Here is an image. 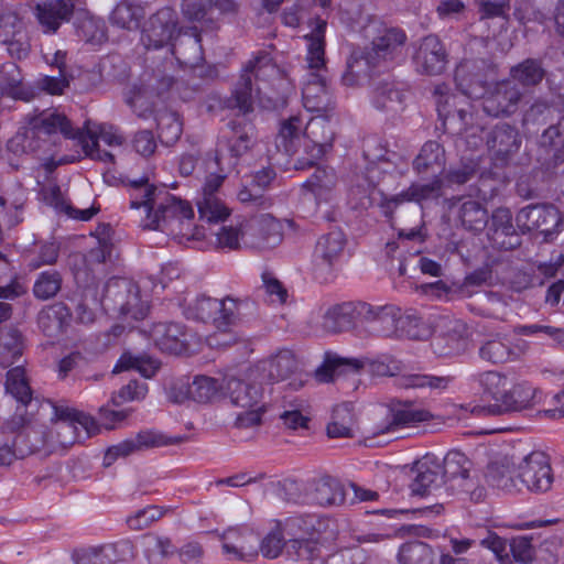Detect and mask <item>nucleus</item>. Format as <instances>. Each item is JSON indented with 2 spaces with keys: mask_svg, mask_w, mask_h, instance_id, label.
Here are the masks:
<instances>
[{
  "mask_svg": "<svg viewBox=\"0 0 564 564\" xmlns=\"http://www.w3.org/2000/svg\"><path fill=\"white\" fill-rule=\"evenodd\" d=\"M337 185V175L332 167H317L312 176L303 184L316 199L329 200Z\"/></svg>",
  "mask_w": 564,
  "mask_h": 564,
  "instance_id": "obj_52",
  "label": "nucleus"
},
{
  "mask_svg": "<svg viewBox=\"0 0 564 564\" xmlns=\"http://www.w3.org/2000/svg\"><path fill=\"white\" fill-rule=\"evenodd\" d=\"M228 131L220 139L229 144L241 156L248 153L256 143V128L245 119H234L227 124Z\"/></svg>",
  "mask_w": 564,
  "mask_h": 564,
  "instance_id": "obj_42",
  "label": "nucleus"
},
{
  "mask_svg": "<svg viewBox=\"0 0 564 564\" xmlns=\"http://www.w3.org/2000/svg\"><path fill=\"white\" fill-rule=\"evenodd\" d=\"M4 388L6 392L12 395L21 405L28 406L32 403L33 392L22 365H17L8 370Z\"/></svg>",
  "mask_w": 564,
  "mask_h": 564,
  "instance_id": "obj_51",
  "label": "nucleus"
},
{
  "mask_svg": "<svg viewBox=\"0 0 564 564\" xmlns=\"http://www.w3.org/2000/svg\"><path fill=\"white\" fill-rule=\"evenodd\" d=\"M283 240L282 225L269 214L261 215L243 226L245 246L259 249H272Z\"/></svg>",
  "mask_w": 564,
  "mask_h": 564,
  "instance_id": "obj_16",
  "label": "nucleus"
},
{
  "mask_svg": "<svg viewBox=\"0 0 564 564\" xmlns=\"http://www.w3.org/2000/svg\"><path fill=\"white\" fill-rule=\"evenodd\" d=\"M297 368L299 362L295 355L289 349H283L273 356L263 369L268 372L269 381L278 382L291 377Z\"/></svg>",
  "mask_w": 564,
  "mask_h": 564,
  "instance_id": "obj_54",
  "label": "nucleus"
},
{
  "mask_svg": "<svg viewBox=\"0 0 564 564\" xmlns=\"http://www.w3.org/2000/svg\"><path fill=\"white\" fill-rule=\"evenodd\" d=\"M223 550L231 558L252 562L259 556V538L246 528H229L221 535Z\"/></svg>",
  "mask_w": 564,
  "mask_h": 564,
  "instance_id": "obj_25",
  "label": "nucleus"
},
{
  "mask_svg": "<svg viewBox=\"0 0 564 564\" xmlns=\"http://www.w3.org/2000/svg\"><path fill=\"white\" fill-rule=\"evenodd\" d=\"M368 308L366 302H344L326 310L323 315L322 327L325 332L338 334L352 329L357 322L362 323V316Z\"/></svg>",
  "mask_w": 564,
  "mask_h": 564,
  "instance_id": "obj_18",
  "label": "nucleus"
},
{
  "mask_svg": "<svg viewBox=\"0 0 564 564\" xmlns=\"http://www.w3.org/2000/svg\"><path fill=\"white\" fill-rule=\"evenodd\" d=\"M122 183L128 187L130 195V207L132 209H139L144 207L147 215H150L160 199L163 189L158 188L155 185L149 182L147 176H140L138 178L122 180Z\"/></svg>",
  "mask_w": 564,
  "mask_h": 564,
  "instance_id": "obj_39",
  "label": "nucleus"
},
{
  "mask_svg": "<svg viewBox=\"0 0 564 564\" xmlns=\"http://www.w3.org/2000/svg\"><path fill=\"white\" fill-rule=\"evenodd\" d=\"M545 75L546 70L539 58H525L510 68V80L523 88L536 87Z\"/></svg>",
  "mask_w": 564,
  "mask_h": 564,
  "instance_id": "obj_47",
  "label": "nucleus"
},
{
  "mask_svg": "<svg viewBox=\"0 0 564 564\" xmlns=\"http://www.w3.org/2000/svg\"><path fill=\"white\" fill-rule=\"evenodd\" d=\"M207 172L204 197L197 202V207L200 218L206 219L208 223H217L225 220L229 216L228 208L215 196V193L228 174L218 170Z\"/></svg>",
  "mask_w": 564,
  "mask_h": 564,
  "instance_id": "obj_28",
  "label": "nucleus"
},
{
  "mask_svg": "<svg viewBox=\"0 0 564 564\" xmlns=\"http://www.w3.org/2000/svg\"><path fill=\"white\" fill-rule=\"evenodd\" d=\"M142 546L149 564H163L177 551L171 539L152 533L143 536Z\"/></svg>",
  "mask_w": 564,
  "mask_h": 564,
  "instance_id": "obj_53",
  "label": "nucleus"
},
{
  "mask_svg": "<svg viewBox=\"0 0 564 564\" xmlns=\"http://www.w3.org/2000/svg\"><path fill=\"white\" fill-rule=\"evenodd\" d=\"M288 535L284 531L282 521H276L261 540L259 539V553L264 558H278L283 552L286 554Z\"/></svg>",
  "mask_w": 564,
  "mask_h": 564,
  "instance_id": "obj_58",
  "label": "nucleus"
},
{
  "mask_svg": "<svg viewBox=\"0 0 564 564\" xmlns=\"http://www.w3.org/2000/svg\"><path fill=\"white\" fill-rule=\"evenodd\" d=\"M480 544L496 555L499 564H521L534 563L535 547L534 538L529 535L514 536L508 542L495 532H488V535L480 541Z\"/></svg>",
  "mask_w": 564,
  "mask_h": 564,
  "instance_id": "obj_11",
  "label": "nucleus"
},
{
  "mask_svg": "<svg viewBox=\"0 0 564 564\" xmlns=\"http://www.w3.org/2000/svg\"><path fill=\"white\" fill-rule=\"evenodd\" d=\"M471 462L459 451H449L441 466V476L445 482L447 496L455 491H467Z\"/></svg>",
  "mask_w": 564,
  "mask_h": 564,
  "instance_id": "obj_29",
  "label": "nucleus"
},
{
  "mask_svg": "<svg viewBox=\"0 0 564 564\" xmlns=\"http://www.w3.org/2000/svg\"><path fill=\"white\" fill-rule=\"evenodd\" d=\"M270 62L271 58L265 53L259 54L254 59L248 62L231 96L226 100L227 108L238 109L242 115L253 111L254 91H258L253 88V80L259 77L260 69L268 66Z\"/></svg>",
  "mask_w": 564,
  "mask_h": 564,
  "instance_id": "obj_14",
  "label": "nucleus"
},
{
  "mask_svg": "<svg viewBox=\"0 0 564 564\" xmlns=\"http://www.w3.org/2000/svg\"><path fill=\"white\" fill-rule=\"evenodd\" d=\"M130 369L138 370L144 378H152L159 369V364L144 354L132 355L130 351H126L119 358L112 372Z\"/></svg>",
  "mask_w": 564,
  "mask_h": 564,
  "instance_id": "obj_61",
  "label": "nucleus"
},
{
  "mask_svg": "<svg viewBox=\"0 0 564 564\" xmlns=\"http://www.w3.org/2000/svg\"><path fill=\"white\" fill-rule=\"evenodd\" d=\"M89 121L84 128H74L70 120L56 110H43L37 115L29 117V124L44 137L51 139L53 134L61 132L65 138L77 140L86 155L91 154V145H97L95 135L89 131Z\"/></svg>",
  "mask_w": 564,
  "mask_h": 564,
  "instance_id": "obj_7",
  "label": "nucleus"
},
{
  "mask_svg": "<svg viewBox=\"0 0 564 564\" xmlns=\"http://www.w3.org/2000/svg\"><path fill=\"white\" fill-rule=\"evenodd\" d=\"M305 124L300 116H291L281 121L279 133L275 138L278 150L283 151L286 155H295L299 153V147L303 140Z\"/></svg>",
  "mask_w": 564,
  "mask_h": 564,
  "instance_id": "obj_44",
  "label": "nucleus"
},
{
  "mask_svg": "<svg viewBox=\"0 0 564 564\" xmlns=\"http://www.w3.org/2000/svg\"><path fill=\"white\" fill-rule=\"evenodd\" d=\"M288 535L286 557L294 562H302L321 546L318 538L327 532L334 522L326 517L307 513L286 518L282 521Z\"/></svg>",
  "mask_w": 564,
  "mask_h": 564,
  "instance_id": "obj_3",
  "label": "nucleus"
},
{
  "mask_svg": "<svg viewBox=\"0 0 564 564\" xmlns=\"http://www.w3.org/2000/svg\"><path fill=\"white\" fill-rule=\"evenodd\" d=\"M326 25L325 20H317L316 26L306 36L308 41L307 63L311 70L319 72L325 66Z\"/></svg>",
  "mask_w": 564,
  "mask_h": 564,
  "instance_id": "obj_56",
  "label": "nucleus"
},
{
  "mask_svg": "<svg viewBox=\"0 0 564 564\" xmlns=\"http://www.w3.org/2000/svg\"><path fill=\"white\" fill-rule=\"evenodd\" d=\"M443 180L435 176L430 183H413L410 187L390 197H382L380 209L384 217L392 219L394 210L403 203H421L442 195Z\"/></svg>",
  "mask_w": 564,
  "mask_h": 564,
  "instance_id": "obj_20",
  "label": "nucleus"
},
{
  "mask_svg": "<svg viewBox=\"0 0 564 564\" xmlns=\"http://www.w3.org/2000/svg\"><path fill=\"white\" fill-rule=\"evenodd\" d=\"M4 446H7V444ZM45 446H50V438L48 432L43 425L26 426L24 430L17 433L12 446L8 445L11 452V459L13 457L23 458Z\"/></svg>",
  "mask_w": 564,
  "mask_h": 564,
  "instance_id": "obj_37",
  "label": "nucleus"
},
{
  "mask_svg": "<svg viewBox=\"0 0 564 564\" xmlns=\"http://www.w3.org/2000/svg\"><path fill=\"white\" fill-rule=\"evenodd\" d=\"M516 224L521 234L538 231L549 241L563 230L564 216L552 204H532L517 213Z\"/></svg>",
  "mask_w": 564,
  "mask_h": 564,
  "instance_id": "obj_8",
  "label": "nucleus"
},
{
  "mask_svg": "<svg viewBox=\"0 0 564 564\" xmlns=\"http://www.w3.org/2000/svg\"><path fill=\"white\" fill-rule=\"evenodd\" d=\"M200 34L197 28H191L180 34L173 43V54L177 61L188 66H196L203 59Z\"/></svg>",
  "mask_w": 564,
  "mask_h": 564,
  "instance_id": "obj_43",
  "label": "nucleus"
},
{
  "mask_svg": "<svg viewBox=\"0 0 564 564\" xmlns=\"http://www.w3.org/2000/svg\"><path fill=\"white\" fill-rule=\"evenodd\" d=\"M303 134L305 138H310L312 142L330 150L336 134L330 115L324 112L312 118L305 124Z\"/></svg>",
  "mask_w": 564,
  "mask_h": 564,
  "instance_id": "obj_50",
  "label": "nucleus"
},
{
  "mask_svg": "<svg viewBox=\"0 0 564 564\" xmlns=\"http://www.w3.org/2000/svg\"><path fill=\"white\" fill-rule=\"evenodd\" d=\"M347 243L341 229L335 228L318 237L313 256V272L316 280L327 283L334 278L335 267L340 260Z\"/></svg>",
  "mask_w": 564,
  "mask_h": 564,
  "instance_id": "obj_9",
  "label": "nucleus"
},
{
  "mask_svg": "<svg viewBox=\"0 0 564 564\" xmlns=\"http://www.w3.org/2000/svg\"><path fill=\"white\" fill-rule=\"evenodd\" d=\"M488 236L495 246L503 250H513L522 242L521 235L512 224V214L506 207L492 212Z\"/></svg>",
  "mask_w": 564,
  "mask_h": 564,
  "instance_id": "obj_30",
  "label": "nucleus"
},
{
  "mask_svg": "<svg viewBox=\"0 0 564 564\" xmlns=\"http://www.w3.org/2000/svg\"><path fill=\"white\" fill-rule=\"evenodd\" d=\"M151 338L162 351L180 355L188 350L191 335L177 323H156L150 330Z\"/></svg>",
  "mask_w": 564,
  "mask_h": 564,
  "instance_id": "obj_31",
  "label": "nucleus"
},
{
  "mask_svg": "<svg viewBox=\"0 0 564 564\" xmlns=\"http://www.w3.org/2000/svg\"><path fill=\"white\" fill-rule=\"evenodd\" d=\"M494 70V63L486 57L464 58L455 69V83L457 89L470 99H478L481 94L480 86L476 83L470 85L469 75L490 74Z\"/></svg>",
  "mask_w": 564,
  "mask_h": 564,
  "instance_id": "obj_33",
  "label": "nucleus"
},
{
  "mask_svg": "<svg viewBox=\"0 0 564 564\" xmlns=\"http://www.w3.org/2000/svg\"><path fill=\"white\" fill-rule=\"evenodd\" d=\"M224 394L239 408H254L262 399V388L258 383L248 382L235 376L224 378Z\"/></svg>",
  "mask_w": 564,
  "mask_h": 564,
  "instance_id": "obj_36",
  "label": "nucleus"
},
{
  "mask_svg": "<svg viewBox=\"0 0 564 564\" xmlns=\"http://www.w3.org/2000/svg\"><path fill=\"white\" fill-rule=\"evenodd\" d=\"M254 312V302L249 299L239 300L232 296L218 300L199 295L189 301L184 307V314L188 319L212 323L216 329L224 334L245 318L253 316Z\"/></svg>",
  "mask_w": 564,
  "mask_h": 564,
  "instance_id": "obj_2",
  "label": "nucleus"
},
{
  "mask_svg": "<svg viewBox=\"0 0 564 564\" xmlns=\"http://www.w3.org/2000/svg\"><path fill=\"white\" fill-rule=\"evenodd\" d=\"M240 158V154L219 138L215 151L206 160L207 171L218 170L229 174L236 169Z\"/></svg>",
  "mask_w": 564,
  "mask_h": 564,
  "instance_id": "obj_60",
  "label": "nucleus"
},
{
  "mask_svg": "<svg viewBox=\"0 0 564 564\" xmlns=\"http://www.w3.org/2000/svg\"><path fill=\"white\" fill-rule=\"evenodd\" d=\"M406 36L403 31L388 29L376 37L370 46L355 48L346 61V69L341 75V83L347 87H358L365 84L373 85L376 75L386 67V63L404 44Z\"/></svg>",
  "mask_w": 564,
  "mask_h": 564,
  "instance_id": "obj_1",
  "label": "nucleus"
},
{
  "mask_svg": "<svg viewBox=\"0 0 564 564\" xmlns=\"http://www.w3.org/2000/svg\"><path fill=\"white\" fill-rule=\"evenodd\" d=\"M224 391V382L208 376H196L192 381V400L206 404L219 398Z\"/></svg>",
  "mask_w": 564,
  "mask_h": 564,
  "instance_id": "obj_62",
  "label": "nucleus"
},
{
  "mask_svg": "<svg viewBox=\"0 0 564 564\" xmlns=\"http://www.w3.org/2000/svg\"><path fill=\"white\" fill-rule=\"evenodd\" d=\"M435 552L425 542L410 541L403 543L399 549V564H435Z\"/></svg>",
  "mask_w": 564,
  "mask_h": 564,
  "instance_id": "obj_57",
  "label": "nucleus"
},
{
  "mask_svg": "<svg viewBox=\"0 0 564 564\" xmlns=\"http://www.w3.org/2000/svg\"><path fill=\"white\" fill-rule=\"evenodd\" d=\"M535 156L540 167L549 174H554L564 164V135L557 127L551 124L543 131Z\"/></svg>",
  "mask_w": 564,
  "mask_h": 564,
  "instance_id": "obj_24",
  "label": "nucleus"
},
{
  "mask_svg": "<svg viewBox=\"0 0 564 564\" xmlns=\"http://www.w3.org/2000/svg\"><path fill=\"white\" fill-rule=\"evenodd\" d=\"M48 405L53 409L52 427L48 432L50 447L67 448L76 442H84L96 434L98 426L94 419L67 406Z\"/></svg>",
  "mask_w": 564,
  "mask_h": 564,
  "instance_id": "obj_5",
  "label": "nucleus"
},
{
  "mask_svg": "<svg viewBox=\"0 0 564 564\" xmlns=\"http://www.w3.org/2000/svg\"><path fill=\"white\" fill-rule=\"evenodd\" d=\"M445 165V151L436 141H427L421 148L420 153L413 161V169L419 174H433L442 172Z\"/></svg>",
  "mask_w": 564,
  "mask_h": 564,
  "instance_id": "obj_46",
  "label": "nucleus"
},
{
  "mask_svg": "<svg viewBox=\"0 0 564 564\" xmlns=\"http://www.w3.org/2000/svg\"><path fill=\"white\" fill-rule=\"evenodd\" d=\"M51 145V139L44 137L39 131L29 127L23 133H17L9 141V149L14 153H39L45 152V148Z\"/></svg>",
  "mask_w": 564,
  "mask_h": 564,
  "instance_id": "obj_55",
  "label": "nucleus"
},
{
  "mask_svg": "<svg viewBox=\"0 0 564 564\" xmlns=\"http://www.w3.org/2000/svg\"><path fill=\"white\" fill-rule=\"evenodd\" d=\"M354 415L348 404L337 405L333 410L332 421L327 425V435L335 437L352 436Z\"/></svg>",
  "mask_w": 564,
  "mask_h": 564,
  "instance_id": "obj_63",
  "label": "nucleus"
},
{
  "mask_svg": "<svg viewBox=\"0 0 564 564\" xmlns=\"http://www.w3.org/2000/svg\"><path fill=\"white\" fill-rule=\"evenodd\" d=\"M315 554L304 558L302 564H365L366 554L360 547H351L337 551L335 553H325L322 545L315 551Z\"/></svg>",
  "mask_w": 564,
  "mask_h": 564,
  "instance_id": "obj_48",
  "label": "nucleus"
},
{
  "mask_svg": "<svg viewBox=\"0 0 564 564\" xmlns=\"http://www.w3.org/2000/svg\"><path fill=\"white\" fill-rule=\"evenodd\" d=\"M486 142L489 151L494 154V160L506 165L520 150L522 138L516 126L499 122L487 133Z\"/></svg>",
  "mask_w": 564,
  "mask_h": 564,
  "instance_id": "obj_19",
  "label": "nucleus"
},
{
  "mask_svg": "<svg viewBox=\"0 0 564 564\" xmlns=\"http://www.w3.org/2000/svg\"><path fill=\"white\" fill-rule=\"evenodd\" d=\"M100 304L107 311L137 321L144 318L148 312L147 305L140 299L138 286L123 278H111L107 281Z\"/></svg>",
  "mask_w": 564,
  "mask_h": 564,
  "instance_id": "obj_6",
  "label": "nucleus"
},
{
  "mask_svg": "<svg viewBox=\"0 0 564 564\" xmlns=\"http://www.w3.org/2000/svg\"><path fill=\"white\" fill-rule=\"evenodd\" d=\"M513 351L510 343L499 336L486 340L479 347V356L491 364H502L511 359Z\"/></svg>",
  "mask_w": 564,
  "mask_h": 564,
  "instance_id": "obj_64",
  "label": "nucleus"
},
{
  "mask_svg": "<svg viewBox=\"0 0 564 564\" xmlns=\"http://www.w3.org/2000/svg\"><path fill=\"white\" fill-rule=\"evenodd\" d=\"M162 195H164V198L156 202L154 210L147 215L142 227L144 229H159L173 234V225H182L184 220L189 221L193 219L194 210L187 202L171 196L165 191H163Z\"/></svg>",
  "mask_w": 564,
  "mask_h": 564,
  "instance_id": "obj_12",
  "label": "nucleus"
},
{
  "mask_svg": "<svg viewBox=\"0 0 564 564\" xmlns=\"http://www.w3.org/2000/svg\"><path fill=\"white\" fill-rule=\"evenodd\" d=\"M303 105L306 110L318 113L330 112L335 101L327 89L326 79L319 73L311 72L302 89Z\"/></svg>",
  "mask_w": 564,
  "mask_h": 564,
  "instance_id": "obj_32",
  "label": "nucleus"
},
{
  "mask_svg": "<svg viewBox=\"0 0 564 564\" xmlns=\"http://www.w3.org/2000/svg\"><path fill=\"white\" fill-rule=\"evenodd\" d=\"M177 13L170 7H164L154 13L142 35L147 48H161L166 45L176 31Z\"/></svg>",
  "mask_w": 564,
  "mask_h": 564,
  "instance_id": "obj_22",
  "label": "nucleus"
},
{
  "mask_svg": "<svg viewBox=\"0 0 564 564\" xmlns=\"http://www.w3.org/2000/svg\"><path fill=\"white\" fill-rule=\"evenodd\" d=\"M186 440L185 436H167L154 430H144L134 437L124 440L109 447L104 456V466L109 467L118 457H127L131 454L151 448L177 445Z\"/></svg>",
  "mask_w": 564,
  "mask_h": 564,
  "instance_id": "obj_13",
  "label": "nucleus"
},
{
  "mask_svg": "<svg viewBox=\"0 0 564 564\" xmlns=\"http://www.w3.org/2000/svg\"><path fill=\"white\" fill-rule=\"evenodd\" d=\"M364 367V362L356 358H341L338 356L327 355L323 366L316 371V377L322 382H329L336 376H340L346 369L352 372L359 371Z\"/></svg>",
  "mask_w": 564,
  "mask_h": 564,
  "instance_id": "obj_59",
  "label": "nucleus"
},
{
  "mask_svg": "<svg viewBox=\"0 0 564 564\" xmlns=\"http://www.w3.org/2000/svg\"><path fill=\"white\" fill-rule=\"evenodd\" d=\"M73 314L63 302H56L40 311L37 324L42 332L48 337H57L66 332L70 325Z\"/></svg>",
  "mask_w": 564,
  "mask_h": 564,
  "instance_id": "obj_41",
  "label": "nucleus"
},
{
  "mask_svg": "<svg viewBox=\"0 0 564 564\" xmlns=\"http://www.w3.org/2000/svg\"><path fill=\"white\" fill-rule=\"evenodd\" d=\"M453 206L456 208V217L464 229L481 232L488 226V210L481 202L470 197L458 198Z\"/></svg>",
  "mask_w": 564,
  "mask_h": 564,
  "instance_id": "obj_40",
  "label": "nucleus"
},
{
  "mask_svg": "<svg viewBox=\"0 0 564 564\" xmlns=\"http://www.w3.org/2000/svg\"><path fill=\"white\" fill-rule=\"evenodd\" d=\"M536 389L529 383L516 384L512 389L503 393V400L500 403L480 406L476 410L482 415H503L511 412H520L531 408L534 404Z\"/></svg>",
  "mask_w": 564,
  "mask_h": 564,
  "instance_id": "obj_27",
  "label": "nucleus"
},
{
  "mask_svg": "<svg viewBox=\"0 0 564 564\" xmlns=\"http://www.w3.org/2000/svg\"><path fill=\"white\" fill-rule=\"evenodd\" d=\"M405 94L394 82L388 78L373 82L371 102L373 107L382 112L394 116L404 109Z\"/></svg>",
  "mask_w": 564,
  "mask_h": 564,
  "instance_id": "obj_34",
  "label": "nucleus"
},
{
  "mask_svg": "<svg viewBox=\"0 0 564 564\" xmlns=\"http://www.w3.org/2000/svg\"><path fill=\"white\" fill-rule=\"evenodd\" d=\"M432 417L433 415L429 411L414 408L412 402L393 401L389 405V413L381 433L394 432L415 423L429 421Z\"/></svg>",
  "mask_w": 564,
  "mask_h": 564,
  "instance_id": "obj_35",
  "label": "nucleus"
},
{
  "mask_svg": "<svg viewBox=\"0 0 564 564\" xmlns=\"http://www.w3.org/2000/svg\"><path fill=\"white\" fill-rule=\"evenodd\" d=\"M413 61L420 74L438 75L446 67L447 52L438 36L431 34L422 39Z\"/></svg>",
  "mask_w": 564,
  "mask_h": 564,
  "instance_id": "obj_23",
  "label": "nucleus"
},
{
  "mask_svg": "<svg viewBox=\"0 0 564 564\" xmlns=\"http://www.w3.org/2000/svg\"><path fill=\"white\" fill-rule=\"evenodd\" d=\"M520 491L525 488L533 494L551 490L554 475L547 455L534 451L523 457L517 469Z\"/></svg>",
  "mask_w": 564,
  "mask_h": 564,
  "instance_id": "obj_10",
  "label": "nucleus"
},
{
  "mask_svg": "<svg viewBox=\"0 0 564 564\" xmlns=\"http://www.w3.org/2000/svg\"><path fill=\"white\" fill-rule=\"evenodd\" d=\"M346 492L339 480L330 476L322 477L313 482L311 499L322 507H337L345 502Z\"/></svg>",
  "mask_w": 564,
  "mask_h": 564,
  "instance_id": "obj_45",
  "label": "nucleus"
},
{
  "mask_svg": "<svg viewBox=\"0 0 564 564\" xmlns=\"http://www.w3.org/2000/svg\"><path fill=\"white\" fill-rule=\"evenodd\" d=\"M367 313L362 316V323L371 326V330L378 336L390 337L398 333L397 318L399 307L392 304L371 305L368 303Z\"/></svg>",
  "mask_w": 564,
  "mask_h": 564,
  "instance_id": "obj_38",
  "label": "nucleus"
},
{
  "mask_svg": "<svg viewBox=\"0 0 564 564\" xmlns=\"http://www.w3.org/2000/svg\"><path fill=\"white\" fill-rule=\"evenodd\" d=\"M510 465L508 457L489 464L486 473L487 482L507 492L520 491L517 474L514 475Z\"/></svg>",
  "mask_w": 564,
  "mask_h": 564,
  "instance_id": "obj_49",
  "label": "nucleus"
},
{
  "mask_svg": "<svg viewBox=\"0 0 564 564\" xmlns=\"http://www.w3.org/2000/svg\"><path fill=\"white\" fill-rule=\"evenodd\" d=\"M175 85L177 82L165 69H145L124 94V101L138 117L147 118L152 113L155 99L164 98Z\"/></svg>",
  "mask_w": 564,
  "mask_h": 564,
  "instance_id": "obj_4",
  "label": "nucleus"
},
{
  "mask_svg": "<svg viewBox=\"0 0 564 564\" xmlns=\"http://www.w3.org/2000/svg\"><path fill=\"white\" fill-rule=\"evenodd\" d=\"M135 556L134 545L130 540L91 546L75 555L76 564H117L129 562Z\"/></svg>",
  "mask_w": 564,
  "mask_h": 564,
  "instance_id": "obj_17",
  "label": "nucleus"
},
{
  "mask_svg": "<svg viewBox=\"0 0 564 564\" xmlns=\"http://www.w3.org/2000/svg\"><path fill=\"white\" fill-rule=\"evenodd\" d=\"M413 471L415 477L410 485L412 495L420 497L447 495L445 482L441 476V465L433 457L427 455L423 460L417 462Z\"/></svg>",
  "mask_w": 564,
  "mask_h": 564,
  "instance_id": "obj_21",
  "label": "nucleus"
},
{
  "mask_svg": "<svg viewBox=\"0 0 564 564\" xmlns=\"http://www.w3.org/2000/svg\"><path fill=\"white\" fill-rule=\"evenodd\" d=\"M74 10V2L47 0L36 2L33 7V14L43 33L55 34L64 23L70 21Z\"/></svg>",
  "mask_w": 564,
  "mask_h": 564,
  "instance_id": "obj_26",
  "label": "nucleus"
},
{
  "mask_svg": "<svg viewBox=\"0 0 564 564\" xmlns=\"http://www.w3.org/2000/svg\"><path fill=\"white\" fill-rule=\"evenodd\" d=\"M523 97L520 88L510 79L496 83L482 97V110L490 117H508L518 110Z\"/></svg>",
  "mask_w": 564,
  "mask_h": 564,
  "instance_id": "obj_15",
  "label": "nucleus"
}]
</instances>
